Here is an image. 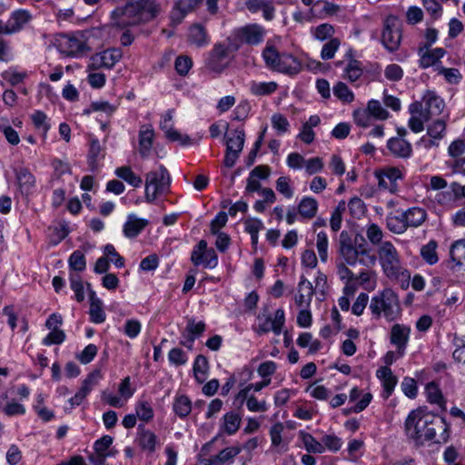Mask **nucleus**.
I'll use <instances>...</instances> for the list:
<instances>
[{"mask_svg":"<svg viewBox=\"0 0 465 465\" xmlns=\"http://www.w3.org/2000/svg\"><path fill=\"white\" fill-rule=\"evenodd\" d=\"M148 224V220L139 218L135 214L131 213L127 216L126 222L124 224V235L126 238L134 239L137 237Z\"/></svg>","mask_w":465,"mask_h":465,"instance_id":"a211bd4d","label":"nucleus"},{"mask_svg":"<svg viewBox=\"0 0 465 465\" xmlns=\"http://www.w3.org/2000/svg\"><path fill=\"white\" fill-rule=\"evenodd\" d=\"M375 176L378 180L380 189L395 193L398 190L397 182L402 178V173L400 169L391 167L385 169L382 172L376 173Z\"/></svg>","mask_w":465,"mask_h":465,"instance_id":"4468645a","label":"nucleus"},{"mask_svg":"<svg viewBox=\"0 0 465 465\" xmlns=\"http://www.w3.org/2000/svg\"><path fill=\"white\" fill-rule=\"evenodd\" d=\"M318 209V203L314 198L304 197L302 199L298 205L299 213L307 219H312L315 216Z\"/></svg>","mask_w":465,"mask_h":465,"instance_id":"f704fd0d","label":"nucleus"},{"mask_svg":"<svg viewBox=\"0 0 465 465\" xmlns=\"http://www.w3.org/2000/svg\"><path fill=\"white\" fill-rule=\"evenodd\" d=\"M154 137L153 129L151 126L143 125L139 132V153L143 157L147 156Z\"/></svg>","mask_w":465,"mask_h":465,"instance_id":"cd10ccee","label":"nucleus"},{"mask_svg":"<svg viewBox=\"0 0 465 465\" xmlns=\"http://www.w3.org/2000/svg\"><path fill=\"white\" fill-rule=\"evenodd\" d=\"M300 437H301L302 443L308 452H312V453L324 452V450H325L324 445L322 442L318 441L310 433L301 431Z\"/></svg>","mask_w":465,"mask_h":465,"instance_id":"79ce46f5","label":"nucleus"},{"mask_svg":"<svg viewBox=\"0 0 465 465\" xmlns=\"http://www.w3.org/2000/svg\"><path fill=\"white\" fill-rule=\"evenodd\" d=\"M258 320L261 322L258 328L259 334L272 331L276 335H279L282 332L285 322L284 311L282 309H278L275 312L273 318L266 313L260 314L258 316Z\"/></svg>","mask_w":465,"mask_h":465,"instance_id":"ddd939ff","label":"nucleus"},{"mask_svg":"<svg viewBox=\"0 0 465 465\" xmlns=\"http://www.w3.org/2000/svg\"><path fill=\"white\" fill-rule=\"evenodd\" d=\"M302 70L301 62L289 53H282V57L276 66L275 72L288 75L298 74Z\"/></svg>","mask_w":465,"mask_h":465,"instance_id":"6ab92c4d","label":"nucleus"},{"mask_svg":"<svg viewBox=\"0 0 465 465\" xmlns=\"http://www.w3.org/2000/svg\"><path fill=\"white\" fill-rule=\"evenodd\" d=\"M363 73L361 63L358 60L351 59L344 69V78L353 83L357 81Z\"/></svg>","mask_w":465,"mask_h":465,"instance_id":"c03bdc74","label":"nucleus"},{"mask_svg":"<svg viewBox=\"0 0 465 465\" xmlns=\"http://www.w3.org/2000/svg\"><path fill=\"white\" fill-rule=\"evenodd\" d=\"M332 90L333 94L342 103L350 104L354 100V94L342 82H338Z\"/></svg>","mask_w":465,"mask_h":465,"instance_id":"de8ad7c7","label":"nucleus"},{"mask_svg":"<svg viewBox=\"0 0 465 465\" xmlns=\"http://www.w3.org/2000/svg\"><path fill=\"white\" fill-rule=\"evenodd\" d=\"M450 258L457 265H462L465 260V240L457 241L450 248Z\"/></svg>","mask_w":465,"mask_h":465,"instance_id":"09e8293b","label":"nucleus"},{"mask_svg":"<svg viewBox=\"0 0 465 465\" xmlns=\"http://www.w3.org/2000/svg\"><path fill=\"white\" fill-rule=\"evenodd\" d=\"M456 349L452 353L455 361L465 364V335L462 337H456L455 340Z\"/></svg>","mask_w":465,"mask_h":465,"instance_id":"338daca9","label":"nucleus"},{"mask_svg":"<svg viewBox=\"0 0 465 465\" xmlns=\"http://www.w3.org/2000/svg\"><path fill=\"white\" fill-rule=\"evenodd\" d=\"M104 254L112 262L117 268L124 266V258L116 252L113 244H106L104 247Z\"/></svg>","mask_w":465,"mask_h":465,"instance_id":"e2e57ef3","label":"nucleus"},{"mask_svg":"<svg viewBox=\"0 0 465 465\" xmlns=\"http://www.w3.org/2000/svg\"><path fill=\"white\" fill-rule=\"evenodd\" d=\"M70 286L74 292L75 299L81 302L84 300V284L80 275L70 273Z\"/></svg>","mask_w":465,"mask_h":465,"instance_id":"13d9d810","label":"nucleus"},{"mask_svg":"<svg viewBox=\"0 0 465 465\" xmlns=\"http://www.w3.org/2000/svg\"><path fill=\"white\" fill-rule=\"evenodd\" d=\"M405 430L407 436L418 445L428 441L445 443L450 438V426L445 419L424 408H418L408 415Z\"/></svg>","mask_w":465,"mask_h":465,"instance_id":"f257e3e1","label":"nucleus"},{"mask_svg":"<svg viewBox=\"0 0 465 465\" xmlns=\"http://www.w3.org/2000/svg\"><path fill=\"white\" fill-rule=\"evenodd\" d=\"M68 263L71 270L83 272L86 267L84 254L81 251H74L69 257Z\"/></svg>","mask_w":465,"mask_h":465,"instance_id":"5fc2aeb1","label":"nucleus"},{"mask_svg":"<svg viewBox=\"0 0 465 465\" xmlns=\"http://www.w3.org/2000/svg\"><path fill=\"white\" fill-rule=\"evenodd\" d=\"M192 262L195 265L203 264L206 268H215L218 264V256L213 249L207 248V242L201 240L192 252Z\"/></svg>","mask_w":465,"mask_h":465,"instance_id":"f8f14e48","label":"nucleus"},{"mask_svg":"<svg viewBox=\"0 0 465 465\" xmlns=\"http://www.w3.org/2000/svg\"><path fill=\"white\" fill-rule=\"evenodd\" d=\"M112 444L113 438L109 435H104L94 442V451L92 454L100 455V457H113L116 451L112 449Z\"/></svg>","mask_w":465,"mask_h":465,"instance_id":"2f4dec72","label":"nucleus"},{"mask_svg":"<svg viewBox=\"0 0 465 465\" xmlns=\"http://www.w3.org/2000/svg\"><path fill=\"white\" fill-rule=\"evenodd\" d=\"M353 120L357 125L364 128L370 126L371 124V116L367 109L354 110Z\"/></svg>","mask_w":465,"mask_h":465,"instance_id":"0e129e2a","label":"nucleus"},{"mask_svg":"<svg viewBox=\"0 0 465 465\" xmlns=\"http://www.w3.org/2000/svg\"><path fill=\"white\" fill-rule=\"evenodd\" d=\"M102 147L100 142L97 139H93L90 144V150L88 154V163L92 171L97 168V160L101 153Z\"/></svg>","mask_w":465,"mask_h":465,"instance_id":"052dcab7","label":"nucleus"},{"mask_svg":"<svg viewBox=\"0 0 465 465\" xmlns=\"http://www.w3.org/2000/svg\"><path fill=\"white\" fill-rule=\"evenodd\" d=\"M135 440L143 450L150 453L155 450L157 437L153 431L145 429L143 425L138 426Z\"/></svg>","mask_w":465,"mask_h":465,"instance_id":"4be33fe9","label":"nucleus"},{"mask_svg":"<svg viewBox=\"0 0 465 465\" xmlns=\"http://www.w3.org/2000/svg\"><path fill=\"white\" fill-rule=\"evenodd\" d=\"M428 401L430 403L441 405L443 403V397L438 385L434 382H430L425 388Z\"/></svg>","mask_w":465,"mask_h":465,"instance_id":"4d7b16f0","label":"nucleus"},{"mask_svg":"<svg viewBox=\"0 0 465 465\" xmlns=\"http://www.w3.org/2000/svg\"><path fill=\"white\" fill-rule=\"evenodd\" d=\"M334 33V27L327 23L311 28V34L313 38L321 42L333 38Z\"/></svg>","mask_w":465,"mask_h":465,"instance_id":"4c0bfd02","label":"nucleus"},{"mask_svg":"<svg viewBox=\"0 0 465 465\" xmlns=\"http://www.w3.org/2000/svg\"><path fill=\"white\" fill-rule=\"evenodd\" d=\"M377 377L382 381L385 398L390 397L397 384V378L387 366L381 367L377 371Z\"/></svg>","mask_w":465,"mask_h":465,"instance_id":"c85d7f7f","label":"nucleus"},{"mask_svg":"<svg viewBox=\"0 0 465 465\" xmlns=\"http://www.w3.org/2000/svg\"><path fill=\"white\" fill-rule=\"evenodd\" d=\"M170 175L165 167L161 165L158 170L146 174L145 200L153 203L159 195L164 193L170 185Z\"/></svg>","mask_w":465,"mask_h":465,"instance_id":"423d86ee","label":"nucleus"},{"mask_svg":"<svg viewBox=\"0 0 465 465\" xmlns=\"http://www.w3.org/2000/svg\"><path fill=\"white\" fill-rule=\"evenodd\" d=\"M341 45V41L338 38H331L323 45L321 51V57L323 60H330L334 57L335 53Z\"/></svg>","mask_w":465,"mask_h":465,"instance_id":"864d4df0","label":"nucleus"},{"mask_svg":"<svg viewBox=\"0 0 465 465\" xmlns=\"http://www.w3.org/2000/svg\"><path fill=\"white\" fill-rule=\"evenodd\" d=\"M423 103L427 115H423L425 119L430 115H439L444 108L443 100L434 92L428 91L423 96Z\"/></svg>","mask_w":465,"mask_h":465,"instance_id":"5701e85b","label":"nucleus"},{"mask_svg":"<svg viewBox=\"0 0 465 465\" xmlns=\"http://www.w3.org/2000/svg\"><path fill=\"white\" fill-rule=\"evenodd\" d=\"M444 54L445 50L443 48H435L425 52L420 55V65L422 68L430 67L435 64Z\"/></svg>","mask_w":465,"mask_h":465,"instance_id":"ea45409f","label":"nucleus"},{"mask_svg":"<svg viewBox=\"0 0 465 465\" xmlns=\"http://www.w3.org/2000/svg\"><path fill=\"white\" fill-rule=\"evenodd\" d=\"M348 208H349L350 213L354 218H358V219L361 218V216H363L365 213V211H366V207H365L363 201L361 199H360L359 197L351 198L348 203Z\"/></svg>","mask_w":465,"mask_h":465,"instance_id":"680f3d73","label":"nucleus"},{"mask_svg":"<svg viewBox=\"0 0 465 465\" xmlns=\"http://www.w3.org/2000/svg\"><path fill=\"white\" fill-rule=\"evenodd\" d=\"M100 379L99 371H93L84 380L80 390L69 400L72 407L80 405Z\"/></svg>","mask_w":465,"mask_h":465,"instance_id":"dca6fc26","label":"nucleus"},{"mask_svg":"<svg viewBox=\"0 0 465 465\" xmlns=\"http://www.w3.org/2000/svg\"><path fill=\"white\" fill-rule=\"evenodd\" d=\"M371 117L379 120H386L389 117V113L382 107L378 100H371L368 102L366 108Z\"/></svg>","mask_w":465,"mask_h":465,"instance_id":"3c124183","label":"nucleus"},{"mask_svg":"<svg viewBox=\"0 0 465 465\" xmlns=\"http://www.w3.org/2000/svg\"><path fill=\"white\" fill-rule=\"evenodd\" d=\"M465 153V141L461 139H457L453 141L449 148L448 153L450 157L453 158V161L456 159H461L460 157Z\"/></svg>","mask_w":465,"mask_h":465,"instance_id":"774afa93","label":"nucleus"},{"mask_svg":"<svg viewBox=\"0 0 465 465\" xmlns=\"http://www.w3.org/2000/svg\"><path fill=\"white\" fill-rule=\"evenodd\" d=\"M267 31L256 23L248 24L243 26L235 28L231 35L230 40L232 41V48L239 49L242 45L256 46L263 43Z\"/></svg>","mask_w":465,"mask_h":465,"instance_id":"39448f33","label":"nucleus"},{"mask_svg":"<svg viewBox=\"0 0 465 465\" xmlns=\"http://www.w3.org/2000/svg\"><path fill=\"white\" fill-rule=\"evenodd\" d=\"M242 451V448L238 446L227 447L222 450L217 455L210 458L213 465H232L234 459Z\"/></svg>","mask_w":465,"mask_h":465,"instance_id":"bb28decb","label":"nucleus"},{"mask_svg":"<svg viewBox=\"0 0 465 465\" xmlns=\"http://www.w3.org/2000/svg\"><path fill=\"white\" fill-rule=\"evenodd\" d=\"M58 46L61 53L67 56L83 54L88 48L83 35H62L58 39Z\"/></svg>","mask_w":465,"mask_h":465,"instance_id":"9b49d317","label":"nucleus"},{"mask_svg":"<svg viewBox=\"0 0 465 465\" xmlns=\"http://www.w3.org/2000/svg\"><path fill=\"white\" fill-rule=\"evenodd\" d=\"M445 130L446 123L441 119H438L428 126L427 134L432 139H441L444 136Z\"/></svg>","mask_w":465,"mask_h":465,"instance_id":"bf43d9fd","label":"nucleus"},{"mask_svg":"<svg viewBox=\"0 0 465 465\" xmlns=\"http://www.w3.org/2000/svg\"><path fill=\"white\" fill-rule=\"evenodd\" d=\"M135 414L141 420L148 422L153 418V410L150 402L142 399L135 405Z\"/></svg>","mask_w":465,"mask_h":465,"instance_id":"49530a36","label":"nucleus"},{"mask_svg":"<svg viewBox=\"0 0 465 465\" xmlns=\"http://www.w3.org/2000/svg\"><path fill=\"white\" fill-rule=\"evenodd\" d=\"M387 147L394 156L399 158H409L412 153L411 143L403 138H391Z\"/></svg>","mask_w":465,"mask_h":465,"instance_id":"a878e982","label":"nucleus"},{"mask_svg":"<svg viewBox=\"0 0 465 465\" xmlns=\"http://www.w3.org/2000/svg\"><path fill=\"white\" fill-rule=\"evenodd\" d=\"M208 371V361L203 355H198L193 363L194 377L199 383H203L206 379Z\"/></svg>","mask_w":465,"mask_h":465,"instance_id":"a18cd8bd","label":"nucleus"},{"mask_svg":"<svg viewBox=\"0 0 465 465\" xmlns=\"http://www.w3.org/2000/svg\"><path fill=\"white\" fill-rule=\"evenodd\" d=\"M370 310L376 318L383 315L388 321H394L401 311L397 294L391 289L385 288L371 298Z\"/></svg>","mask_w":465,"mask_h":465,"instance_id":"20e7f679","label":"nucleus"},{"mask_svg":"<svg viewBox=\"0 0 465 465\" xmlns=\"http://www.w3.org/2000/svg\"><path fill=\"white\" fill-rule=\"evenodd\" d=\"M32 122L35 127L43 133V136L45 137L50 128V124L47 123V116L42 111H35L31 115Z\"/></svg>","mask_w":465,"mask_h":465,"instance_id":"603ef678","label":"nucleus"},{"mask_svg":"<svg viewBox=\"0 0 465 465\" xmlns=\"http://www.w3.org/2000/svg\"><path fill=\"white\" fill-rule=\"evenodd\" d=\"M114 173L117 177L125 181L134 187H140L143 183L142 178L135 174L130 166H121L115 169Z\"/></svg>","mask_w":465,"mask_h":465,"instance_id":"72a5a7b5","label":"nucleus"},{"mask_svg":"<svg viewBox=\"0 0 465 465\" xmlns=\"http://www.w3.org/2000/svg\"><path fill=\"white\" fill-rule=\"evenodd\" d=\"M205 330V323L203 322H195L193 319H189L185 328V332L189 335L190 346L189 350L193 349L194 340L199 337Z\"/></svg>","mask_w":465,"mask_h":465,"instance_id":"a19ab883","label":"nucleus"},{"mask_svg":"<svg viewBox=\"0 0 465 465\" xmlns=\"http://www.w3.org/2000/svg\"><path fill=\"white\" fill-rule=\"evenodd\" d=\"M241 420L242 419L239 414L233 411L227 412L223 416V427L224 431L229 435L234 434L240 428Z\"/></svg>","mask_w":465,"mask_h":465,"instance_id":"37998d69","label":"nucleus"},{"mask_svg":"<svg viewBox=\"0 0 465 465\" xmlns=\"http://www.w3.org/2000/svg\"><path fill=\"white\" fill-rule=\"evenodd\" d=\"M200 3V0H177L170 14L173 25H179L185 15L192 12Z\"/></svg>","mask_w":465,"mask_h":465,"instance_id":"f3484780","label":"nucleus"},{"mask_svg":"<svg viewBox=\"0 0 465 465\" xmlns=\"http://www.w3.org/2000/svg\"><path fill=\"white\" fill-rule=\"evenodd\" d=\"M314 291L312 284L304 276H302L298 284V294L295 296V303L300 306L309 307Z\"/></svg>","mask_w":465,"mask_h":465,"instance_id":"412c9836","label":"nucleus"},{"mask_svg":"<svg viewBox=\"0 0 465 465\" xmlns=\"http://www.w3.org/2000/svg\"><path fill=\"white\" fill-rule=\"evenodd\" d=\"M404 220L403 213L400 214L390 213L386 218L387 227L394 233H403L408 229Z\"/></svg>","mask_w":465,"mask_h":465,"instance_id":"c9c22d12","label":"nucleus"},{"mask_svg":"<svg viewBox=\"0 0 465 465\" xmlns=\"http://www.w3.org/2000/svg\"><path fill=\"white\" fill-rule=\"evenodd\" d=\"M401 41V29L399 19L394 15L388 16L384 21L381 42L384 47L393 52L398 50Z\"/></svg>","mask_w":465,"mask_h":465,"instance_id":"6e6552de","label":"nucleus"},{"mask_svg":"<svg viewBox=\"0 0 465 465\" xmlns=\"http://www.w3.org/2000/svg\"><path fill=\"white\" fill-rule=\"evenodd\" d=\"M436 248V242L430 241L420 249V255L422 259L430 265L435 264L438 262Z\"/></svg>","mask_w":465,"mask_h":465,"instance_id":"8fccbe9b","label":"nucleus"},{"mask_svg":"<svg viewBox=\"0 0 465 465\" xmlns=\"http://www.w3.org/2000/svg\"><path fill=\"white\" fill-rule=\"evenodd\" d=\"M411 328L402 324H394L391 330V342L396 346L399 357H401L409 341Z\"/></svg>","mask_w":465,"mask_h":465,"instance_id":"2eb2a0df","label":"nucleus"},{"mask_svg":"<svg viewBox=\"0 0 465 465\" xmlns=\"http://www.w3.org/2000/svg\"><path fill=\"white\" fill-rule=\"evenodd\" d=\"M339 254L348 265L354 266L361 263L366 267L375 264L377 258L366 248L364 239L361 243L353 242L347 231H342L339 235Z\"/></svg>","mask_w":465,"mask_h":465,"instance_id":"7ed1b4c3","label":"nucleus"},{"mask_svg":"<svg viewBox=\"0 0 465 465\" xmlns=\"http://www.w3.org/2000/svg\"><path fill=\"white\" fill-rule=\"evenodd\" d=\"M280 42V37L269 39L266 42L265 47L262 50V56L264 60L265 65L275 71L276 66L282 57V54L276 48V43Z\"/></svg>","mask_w":465,"mask_h":465,"instance_id":"aec40b11","label":"nucleus"},{"mask_svg":"<svg viewBox=\"0 0 465 465\" xmlns=\"http://www.w3.org/2000/svg\"><path fill=\"white\" fill-rule=\"evenodd\" d=\"M277 87L276 82H252L250 91L252 94L258 96L269 95L274 93Z\"/></svg>","mask_w":465,"mask_h":465,"instance_id":"e433bc0d","label":"nucleus"},{"mask_svg":"<svg viewBox=\"0 0 465 465\" xmlns=\"http://www.w3.org/2000/svg\"><path fill=\"white\" fill-rule=\"evenodd\" d=\"M328 237L326 232H320L317 234L316 248L322 262H326L328 260Z\"/></svg>","mask_w":465,"mask_h":465,"instance_id":"6e6d98bb","label":"nucleus"},{"mask_svg":"<svg viewBox=\"0 0 465 465\" xmlns=\"http://www.w3.org/2000/svg\"><path fill=\"white\" fill-rule=\"evenodd\" d=\"M226 150L241 153L245 141V134L243 130H233L229 133L226 136Z\"/></svg>","mask_w":465,"mask_h":465,"instance_id":"7c9ffc66","label":"nucleus"},{"mask_svg":"<svg viewBox=\"0 0 465 465\" xmlns=\"http://www.w3.org/2000/svg\"><path fill=\"white\" fill-rule=\"evenodd\" d=\"M426 211L420 207H412L403 212L404 221L408 227H418L426 220Z\"/></svg>","mask_w":465,"mask_h":465,"instance_id":"c756f323","label":"nucleus"},{"mask_svg":"<svg viewBox=\"0 0 465 465\" xmlns=\"http://www.w3.org/2000/svg\"><path fill=\"white\" fill-rule=\"evenodd\" d=\"M90 283H87L90 298V319L94 323H102L106 318L105 312L103 309V302L98 297H96L95 292L90 289Z\"/></svg>","mask_w":465,"mask_h":465,"instance_id":"b1692460","label":"nucleus"},{"mask_svg":"<svg viewBox=\"0 0 465 465\" xmlns=\"http://www.w3.org/2000/svg\"><path fill=\"white\" fill-rule=\"evenodd\" d=\"M377 254L383 274L406 290L410 285L411 273L402 265L396 247L391 242H383L378 248Z\"/></svg>","mask_w":465,"mask_h":465,"instance_id":"f03ea898","label":"nucleus"},{"mask_svg":"<svg viewBox=\"0 0 465 465\" xmlns=\"http://www.w3.org/2000/svg\"><path fill=\"white\" fill-rule=\"evenodd\" d=\"M272 125L279 134H282L288 132L290 124L285 116L275 114L272 116Z\"/></svg>","mask_w":465,"mask_h":465,"instance_id":"69168bd1","label":"nucleus"},{"mask_svg":"<svg viewBox=\"0 0 465 465\" xmlns=\"http://www.w3.org/2000/svg\"><path fill=\"white\" fill-rule=\"evenodd\" d=\"M187 41L200 48L207 45L210 40L206 29L200 24H194L189 28Z\"/></svg>","mask_w":465,"mask_h":465,"instance_id":"393cba45","label":"nucleus"},{"mask_svg":"<svg viewBox=\"0 0 465 465\" xmlns=\"http://www.w3.org/2000/svg\"><path fill=\"white\" fill-rule=\"evenodd\" d=\"M239 49L232 48L230 36L224 43H216L209 54L207 66L213 72H222L229 64L231 54Z\"/></svg>","mask_w":465,"mask_h":465,"instance_id":"0eeeda50","label":"nucleus"},{"mask_svg":"<svg viewBox=\"0 0 465 465\" xmlns=\"http://www.w3.org/2000/svg\"><path fill=\"white\" fill-rule=\"evenodd\" d=\"M32 19L31 14L23 9L13 12L6 21L0 19V35L20 32Z\"/></svg>","mask_w":465,"mask_h":465,"instance_id":"9d476101","label":"nucleus"},{"mask_svg":"<svg viewBox=\"0 0 465 465\" xmlns=\"http://www.w3.org/2000/svg\"><path fill=\"white\" fill-rule=\"evenodd\" d=\"M16 179L22 193H29L35 186V176L27 169H20L16 173Z\"/></svg>","mask_w":465,"mask_h":465,"instance_id":"473e14b6","label":"nucleus"},{"mask_svg":"<svg viewBox=\"0 0 465 465\" xmlns=\"http://www.w3.org/2000/svg\"><path fill=\"white\" fill-rule=\"evenodd\" d=\"M123 57L119 48H109L91 56L87 65L88 70L95 71L102 68L112 69Z\"/></svg>","mask_w":465,"mask_h":465,"instance_id":"1a4fd4ad","label":"nucleus"},{"mask_svg":"<svg viewBox=\"0 0 465 465\" xmlns=\"http://www.w3.org/2000/svg\"><path fill=\"white\" fill-rule=\"evenodd\" d=\"M173 409L180 418H185L192 411V402L187 396L179 395L174 400Z\"/></svg>","mask_w":465,"mask_h":465,"instance_id":"58836bf2","label":"nucleus"}]
</instances>
